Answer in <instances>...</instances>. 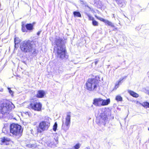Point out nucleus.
Listing matches in <instances>:
<instances>
[{
	"mask_svg": "<svg viewBox=\"0 0 149 149\" xmlns=\"http://www.w3.org/2000/svg\"><path fill=\"white\" fill-rule=\"evenodd\" d=\"M63 42V40L60 38H56L54 41L56 46L54 47V50L56 51L57 58L61 60L65 59L68 57L65 47L61 45Z\"/></svg>",
	"mask_w": 149,
	"mask_h": 149,
	"instance_id": "1",
	"label": "nucleus"
},
{
	"mask_svg": "<svg viewBox=\"0 0 149 149\" xmlns=\"http://www.w3.org/2000/svg\"><path fill=\"white\" fill-rule=\"evenodd\" d=\"M36 42L33 40H25L21 44L20 48L21 51L25 53H29L32 54H36L37 50L33 47V46H36Z\"/></svg>",
	"mask_w": 149,
	"mask_h": 149,
	"instance_id": "2",
	"label": "nucleus"
},
{
	"mask_svg": "<svg viewBox=\"0 0 149 149\" xmlns=\"http://www.w3.org/2000/svg\"><path fill=\"white\" fill-rule=\"evenodd\" d=\"M14 105L11 102L6 101L0 102V118H3L8 117L9 113V111Z\"/></svg>",
	"mask_w": 149,
	"mask_h": 149,
	"instance_id": "3",
	"label": "nucleus"
},
{
	"mask_svg": "<svg viewBox=\"0 0 149 149\" xmlns=\"http://www.w3.org/2000/svg\"><path fill=\"white\" fill-rule=\"evenodd\" d=\"M99 79L98 76H96L95 78L88 79L85 84L86 89L90 91H96L99 86Z\"/></svg>",
	"mask_w": 149,
	"mask_h": 149,
	"instance_id": "4",
	"label": "nucleus"
},
{
	"mask_svg": "<svg viewBox=\"0 0 149 149\" xmlns=\"http://www.w3.org/2000/svg\"><path fill=\"white\" fill-rule=\"evenodd\" d=\"M10 133L13 135L20 137L22 135L23 129L22 127L17 124H13L10 127Z\"/></svg>",
	"mask_w": 149,
	"mask_h": 149,
	"instance_id": "5",
	"label": "nucleus"
},
{
	"mask_svg": "<svg viewBox=\"0 0 149 149\" xmlns=\"http://www.w3.org/2000/svg\"><path fill=\"white\" fill-rule=\"evenodd\" d=\"M33 24L34 23H28L25 25L24 22H22L21 24L22 31L23 32L32 31L33 29Z\"/></svg>",
	"mask_w": 149,
	"mask_h": 149,
	"instance_id": "6",
	"label": "nucleus"
},
{
	"mask_svg": "<svg viewBox=\"0 0 149 149\" xmlns=\"http://www.w3.org/2000/svg\"><path fill=\"white\" fill-rule=\"evenodd\" d=\"M50 125V123L47 121H43L41 122L39 125L40 129H38V132L41 133L43 131L47 130Z\"/></svg>",
	"mask_w": 149,
	"mask_h": 149,
	"instance_id": "7",
	"label": "nucleus"
},
{
	"mask_svg": "<svg viewBox=\"0 0 149 149\" xmlns=\"http://www.w3.org/2000/svg\"><path fill=\"white\" fill-rule=\"evenodd\" d=\"M71 116L70 113H68L65 118V120L64 123L63 122L62 128L65 131L67 130L69 127L70 123Z\"/></svg>",
	"mask_w": 149,
	"mask_h": 149,
	"instance_id": "8",
	"label": "nucleus"
},
{
	"mask_svg": "<svg viewBox=\"0 0 149 149\" xmlns=\"http://www.w3.org/2000/svg\"><path fill=\"white\" fill-rule=\"evenodd\" d=\"M30 105L31 108L35 111H39L41 110L42 104L40 102H32Z\"/></svg>",
	"mask_w": 149,
	"mask_h": 149,
	"instance_id": "9",
	"label": "nucleus"
},
{
	"mask_svg": "<svg viewBox=\"0 0 149 149\" xmlns=\"http://www.w3.org/2000/svg\"><path fill=\"white\" fill-rule=\"evenodd\" d=\"M101 101L102 98H101L95 99L93 100V104L95 106L100 107L101 106Z\"/></svg>",
	"mask_w": 149,
	"mask_h": 149,
	"instance_id": "10",
	"label": "nucleus"
},
{
	"mask_svg": "<svg viewBox=\"0 0 149 149\" xmlns=\"http://www.w3.org/2000/svg\"><path fill=\"white\" fill-rule=\"evenodd\" d=\"M105 110V109L103 108L100 109L99 110L100 117L104 120H106L107 117L106 115L104 112Z\"/></svg>",
	"mask_w": 149,
	"mask_h": 149,
	"instance_id": "11",
	"label": "nucleus"
},
{
	"mask_svg": "<svg viewBox=\"0 0 149 149\" xmlns=\"http://www.w3.org/2000/svg\"><path fill=\"white\" fill-rule=\"evenodd\" d=\"M95 17L97 19L104 22L106 24L108 25L109 26H112V23L108 20H106L103 18L99 17L96 15H95Z\"/></svg>",
	"mask_w": 149,
	"mask_h": 149,
	"instance_id": "12",
	"label": "nucleus"
},
{
	"mask_svg": "<svg viewBox=\"0 0 149 149\" xmlns=\"http://www.w3.org/2000/svg\"><path fill=\"white\" fill-rule=\"evenodd\" d=\"M10 141V139L8 138L3 137L1 139V141L2 143L1 145L5 144L8 145L9 144L8 142Z\"/></svg>",
	"mask_w": 149,
	"mask_h": 149,
	"instance_id": "13",
	"label": "nucleus"
},
{
	"mask_svg": "<svg viewBox=\"0 0 149 149\" xmlns=\"http://www.w3.org/2000/svg\"><path fill=\"white\" fill-rule=\"evenodd\" d=\"M110 102L109 99H108L106 100H103L102 99L101 106L107 105Z\"/></svg>",
	"mask_w": 149,
	"mask_h": 149,
	"instance_id": "14",
	"label": "nucleus"
},
{
	"mask_svg": "<svg viewBox=\"0 0 149 149\" xmlns=\"http://www.w3.org/2000/svg\"><path fill=\"white\" fill-rule=\"evenodd\" d=\"M73 15L74 17H81V16L80 13L78 11H74L73 13Z\"/></svg>",
	"mask_w": 149,
	"mask_h": 149,
	"instance_id": "15",
	"label": "nucleus"
},
{
	"mask_svg": "<svg viewBox=\"0 0 149 149\" xmlns=\"http://www.w3.org/2000/svg\"><path fill=\"white\" fill-rule=\"evenodd\" d=\"M124 79V78H123L121 79L120 80L118 81L117 84H116L115 85L114 88L113 89V90H116V89L119 86V84L121 82V81L123 80Z\"/></svg>",
	"mask_w": 149,
	"mask_h": 149,
	"instance_id": "16",
	"label": "nucleus"
},
{
	"mask_svg": "<svg viewBox=\"0 0 149 149\" xmlns=\"http://www.w3.org/2000/svg\"><path fill=\"white\" fill-rule=\"evenodd\" d=\"M141 104L144 107L149 108V103L147 102H144Z\"/></svg>",
	"mask_w": 149,
	"mask_h": 149,
	"instance_id": "17",
	"label": "nucleus"
},
{
	"mask_svg": "<svg viewBox=\"0 0 149 149\" xmlns=\"http://www.w3.org/2000/svg\"><path fill=\"white\" fill-rule=\"evenodd\" d=\"M86 15L88 17V19L90 21H92L93 19H94V18L90 14H89L87 13H86Z\"/></svg>",
	"mask_w": 149,
	"mask_h": 149,
	"instance_id": "18",
	"label": "nucleus"
},
{
	"mask_svg": "<svg viewBox=\"0 0 149 149\" xmlns=\"http://www.w3.org/2000/svg\"><path fill=\"white\" fill-rule=\"evenodd\" d=\"M92 22V24L93 25L95 26H97L98 25V22L95 20L94 19L93 20Z\"/></svg>",
	"mask_w": 149,
	"mask_h": 149,
	"instance_id": "19",
	"label": "nucleus"
},
{
	"mask_svg": "<svg viewBox=\"0 0 149 149\" xmlns=\"http://www.w3.org/2000/svg\"><path fill=\"white\" fill-rule=\"evenodd\" d=\"M116 100L117 101H122V98L119 95H118L116 97Z\"/></svg>",
	"mask_w": 149,
	"mask_h": 149,
	"instance_id": "20",
	"label": "nucleus"
},
{
	"mask_svg": "<svg viewBox=\"0 0 149 149\" xmlns=\"http://www.w3.org/2000/svg\"><path fill=\"white\" fill-rule=\"evenodd\" d=\"M45 94H37L36 97L38 98L43 97L45 95Z\"/></svg>",
	"mask_w": 149,
	"mask_h": 149,
	"instance_id": "21",
	"label": "nucleus"
},
{
	"mask_svg": "<svg viewBox=\"0 0 149 149\" xmlns=\"http://www.w3.org/2000/svg\"><path fill=\"white\" fill-rule=\"evenodd\" d=\"M57 127V124L56 122H55L53 126V130L54 131H56Z\"/></svg>",
	"mask_w": 149,
	"mask_h": 149,
	"instance_id": "22",
	"label": "nucleus"
},
{
	"mask_svg": "<svg viewBox=\"0 0 149 149\" xmlns=\"http://www.w3.org/2000/svg\"><path fill=\"white\" fill-rule=\"evenodd\" d=\"M74 149H78L80 147V144L77 143L74 147Z\"/></svg>",
	"mask_w": 149,
	"mask_h": 149,
	"instance_id": "23",
	"label": "nucleus"
},
{
	"mask_svg": "<svg viewBox=\"0 0 149 149\" xmlns=\"http://www.w3.org/2000/svg\"><path fill=\"white\" fill-rule=\"evenodd\" d=\"M130 95L133 97H139V95L138 94H130Z\"/></svg>",
	"mask_w": 149,
	"mask_h": 149,
	"instance_id": "24",
	"label": "nucleus"
},
{
	"mask_svg": "<svg viewBox=\"0 0 149 149\" xmlns=\"http://www.w3.org/2000/svg\"><path fill=\"white\" fill-rule=\"evenodd\" d=\"M8 90L9 92L10 93H13V91H11V90L10 88H8Z\"/></svg>",
	"mask_w": 149,
	"mask_h": 149,
	"instance_id": "25",
	"label": "nucleus"
},
{
	"mask_svg": "<svg viewBox=\"0 0 149 149\" xmlns=\"http://www.w3.org/2000/svg\"><path fill=\"white\" fill-rule=\"evenodd\" d=\"M31 145L32 146L31 147V148H35L36 146L35 144H33Z\"/></svg>",
	"mask_w": 149,
	"mask_h": 149,
	"instance_id": "26",
	"label": "nucleus"
},
{
	"mask_svg": "<svg viewBox=\"0 0 149 149\" xmlns=\"http://www.w3.org/2000/svg\"><path fill=\"white\" fill-rule=\"evenodd\" d=\"M38 93H45V92L43 91H38Z\"/></svg>",
	"mask_w": 149,
	"mask_h": 149,
	"instance_id": "27",
	"label": "nucleus"
},
{
	"mask_svg": "<svg viewBox=\"0 0 149 149\" xmlns=\"http://www.w3.org/2000/svg\"><path fill=\"white\" fill-rule=\"evenodd\" d=\"M17 40H16V38H14V42H15V45H16V44H18V43L17 42H16V41H17Z\"/></svg>",
	"mask_w": 149,
	"mask_h": 149,
	"instance_id": "28",
	"label": "nucleus"
},
{
	"mask_svg": "<svg viewBox=\"0 0 149 149\" xmlns=\"http://www.w3.org/2000/svg\"><path fill=\"white\" fill-rule=\"evenodd\" d=\"M128 93H134L133 91H131V90H128Z\"/></svg>",
	"mask_w": 149,
	"mask_h": 149,
	"instance_id": "29",
	"label": "nucleus"
},
{
	"mask_svg": "<svg viewBox=\"0 0 149 149\" xmlns=\"http://www.w3.org/2000/svg\"><path fill=\"white\" fill-rule=\"evenodd\" d=\"M98 62V61L97 60H96L94 62L95 64L96 65Z\"/></svg>",
	"mask_w": 149,
	"mask_h": 149,
	"instance_id": "30",
	"label": "nucleus"
},
{
	"mask_svg": "<svg viewBox=\"0 0 149 149\" xmlns=\"http://www.w3.org/2000/svg\"><path fill=\"white\" fill-rule=\"evenodd\" d=\"M27 146H28V147L29 148H31L32 145L31 144H28V145H27Z\"/></svg>",
	"mask_w": 149,
	"mask_h": 149,
	"instance_id": "31",
	"label": "nucleus"
},
{
	"mask_svg": "<svg viewBox=\"0 0 149 149\" xmlns=\"http://www.w3.org/2000/svg\"><path fill=\"white\" fill-rule=\"evenodd\" d=\"M40 31H39L37 33V35H40Z\"/></svg>",
	"mask_w": 149,
	"mask_h": 149,
	"instance_id": "32",
	"label": "nucleus"
},
{
	"mask_svg": "<svg viewBox=\"0 0 149 149\" xmlns=\"http://www.w3.org/2000/svg\"><path fill=\"white\" fill-rule=\"evenodd\" d=\"M55 141L56 142V143H57V142H58V139H55Z\"/></svg>",
	"mask_w": 149,
	"mask_h": 149,
	"instance_id": "33",
	"label": "nucleus"
},
{
	"mask_svg": "<svg viewBox=\"0 0 149 149\" xmlns=\"http://www.w3.org/2000/svg\"><path fill=\"white\" fill-rule=\"evenodd\" d=\"M116 2H119L120 0H115Z\"/></svg>",
	"mask_w": 149,
	"mask_h": 149,
	"instance_id": "34",
	"label": "nucleus"
},
{
	"mask_svg": "<svg viewBox=\"0 0 149 149\" xmlns=\"http://www.w3.org/2000/svg\"><path fill=\"white\" fill-rule=\"evenodd\" d=\"M13 94H12V95H12V96H13Z\"/></svg>",
	"mask_w": 149,
	"mask_h": 149,
	"instance_id": "35",
	"label": "nucleus"
},
{
	"mask_svg": "<svg viewBox=\"0 0 149 149\" xmlns=\"http://www.w3.org/2000/svg\"><path fill=\"white\" fill-rule=\"evenodd\" d=\"M148 130L149 131V127L148 128Z\"/></svg>",
	"mask_w": 149,
	"mask_h": 149,
	"instance_id": "36",
	"label": "nucleus"
}]
</instances>
